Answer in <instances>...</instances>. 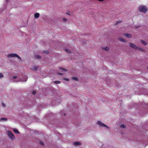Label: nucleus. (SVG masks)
Instances as JSON below:
<instances>
[{
  "instance_id": "f257e3e1",
  "label": "nucleus",
  "mask_w": 148,
  "mask_h": 148,
  "mask_svg": "<svg viewBox=\"0 0 148 148\" xmlns=\"http://www.w3.org/2000/svg\"><path fill=\"white\" fill-rule=\"evenodd\" d=\"M138 10L140 12L145 13L148 10V8L145 6L141 5L139 7Z\"/></svg>"
},
{
  "instance_id": "f03ea898",
  "label": "nucleus",
  "mask_w": 148,
  "mask_h": 148,
  "mask_svg": "<svg viewBox=\"0 0 148 148\" xmlns=\"http://www.w3.org/2000/svg\"><path fill=\"white\" fill-rule=\"evenodd\" d=\"M8 57V58H12L14 57H16L18 58L20 60H21V57L19 56L16 53H11L8 54L7 56Z\"/></svg>"
},
{
  "instance_id": "7ed1b4c3",
  "label": "nucleus",
  "mask_w": 148,
  "mask_h": 148,
  "mask_svg": "<svg viewBox=\"0 0 148 148\" xmlns=\"http://www.w3.org/2000/svg\"><path fill=\"white\" fill-rule=\"evenodd\" d=\"M97 124L100 126L101 127H106V128H107L108 129L109 128V127L105 125V124L102 123L101 122H100L99 121H98L97 122Z\"/></svg>"
},
{
  "instance_id": "20e7f679",
  "label": "nucleus",
  "mask_w": 148,
  "mask_h": 148,
  "mask_svg": "<svg viewBox=\"0 0 148 148\" xmlns=\"http://www.w3.org/2000/svg\"><path fill=\"white\" fill-rule=\"evenodd\" d=\"M8 136L11 138H13L15 137L11 131H8Z\"/></svg>"
},
{
  "instance_id": "39448f33",
  "label": "nucleus",
  "mask_w": 148,
  "mask_h": 148,
  "mask_svg": "<svg viewBox=\"0 0 148 148\" xmlns=\"http://www.w3.org/2000/svg\"><path fill=\"white\" fill-rule=\"evenodd\" d=\"M130 45L131 47L134 48L135 49H137L138 48L133 43H130Z\"/></svg>"
},
{
  "instance_id": "423d86ee",
  "label": "nucleus",
  "mask_w": 148,
  "mask_h": 148,
  "mask_svg": "<svg viewBox=\"0 0 148 148\" xmlns=\"http://www.w3.org/2000/svg\"><path fill=\"white\" fill-rule=\"evenodd\" d=\"M38 66H33L32 68L31 69L34 71H36L38 70Z\"/></svg>"
},
{
  "instance_id": "0eeeda50",
  "label": "nucleus",
  "mask_w": 148,
  "mask_h": 148,
  "mask_svg": "<svg viewBox=\"0 0 148 148\" xmlns=\"http://www.w3.org/2000/svg\"><path fill=\"white\" fill-rule=\"evenodd\" d=\"M40 14L38 13H36L34 14V17L36 18H38Z\"/></svg>"
},
{
  "instance_id": "6e6552de",
  "label": "nucleus",
  "mask_w": 148,
  "mask_h": 148,
  "mask_svg": "<svg viewBox=\"0 0 148 148\" xmlns=\"http://www.w3.org/2000/svg\"><path fill=\"white\" fill-rule=\"evenodd\" d=\"M124 35L128 38H130L131 37V35L130 34L125 33L124 34Z\"/></svg>"
},
{
  "instance_id": "1a4fd4ad",
  "label": "nucleus",
  "mask_w": 148,
  "mask_h": 148,
  "mask_svg": "<svg viewBox=\"0 0 148 148\" xmlns=\"http://www.w3.org/2000/svg\"><path fill=\"white\" fill-rule=\"evenodd\" d=\"M119 40L121 41L124 42H127L126 40H125V39H124L123 38H119Z\"/></svg>"
},
{
  "instance_id": "9d476101",
  "label": "nucleus",
  "mask_w": 148,
  "mask_h": 148,
  "mask_svg": "<svg viewBox=\"0 0 148 148\" xmlns=\"http://www.w3.org/2000/svg\"><path fill=\"white\" fill-rule=\"evenodd\" d=\"M102 49L106 51H108L109 50V48L108 47L102 48Z\"/></svg>"
},
{
  "instance_id": "9b49d317",
  "label": "nucleus",
  "mask_w": 148,
  "mask_h": 148,
  "mask_svg": "<svg viewBox=\"0 0 148 148\" xmlns=\"http://www.w3.org/2000/svg\"><path fill=\"white\" fill-rule=\"evenodd\" d=\"M141 42L143 44H144V45H147V42L145 41H144V40H141Z\"/></svg>"
},
{
  "instance_id": "f8f14e48",
  "label": "nucleus",
  "mask_w": 148,
  "mask_h": 148,
  "mask_svg": "<svg viewBox=\"0 0 148 148\" xmlns=\"http://www.w3.org/2000/svg\"><path fill=\"white\" fill-rule=\"evenodd\" d=\"M14 131L15 133H16L17 134L19 133V132L18 130L16 129H14Z\"/></svg>"
},
{
  "instance_id": "ddd939ff",
  "label": "nucleus",
  "mask_w": 148,
  "mask_h": 148,
  "mask_svg": "<svg viewBox=\"0 0 148 148\" xmlns=\"http://www.w3.org/2000/svg\"><path fill=\"white\" fill-rule=\"evenodd\" d=\"M74 144L75 145H80L81 144V143L80 142L77 141L75 142V143H74Z\"/></svg>"
},
{
  "instance_id": "4468645a",
  "label": "nucleus",
  "mask_w": 148,
  "mask_h": 148,
  "mask_svg": "<svg viewBox=\"0 0 148 148\" xmlns=\"http://www.w3.org/2000/svg\"><path fill=\"white\" fill-rule=\"evenodd\" d=\"M7 120V119L6 118L4 117H2L0 119V120L2 121H6Z\"/></svg>"
},
{
  "instance_id": "2eb2a0df",
  "label": "nucleus",
  "mask_w": 148,
  "mask_h": 148,
  "mask_svg": "<svg viewBox=\"0 0 148 148\" xmlns=\"http://www.w3.org/2000/svg\"><path fill=\"white\" fill-rule=\"evenodd\" d=\"M72 79L74 80L77 81L78 78L77 77H73L72 78Z\"/></svg>"
},
{
  "instance_id": "dca6fc26",
  "label": "nucleus",
  "mask_w": 148,
  "mask_h": 148,
  "mask_svg": "<svg viewBox=\"0 0 148 148\" xmlns=\"http://www.w3.org/2000/svg\"><path fill=\"white\" fill-rule=\"evenodd\" d=\"M65 51L66 52H67L68 53H71V51L68 49H65Z\"/></svg>"
},
{
  "instance_id": "f3484780",
  "label": "nucleus",
  "mask_w": 148,
  "mask_h": 148,
  "mask_svg": "<svg viewBox=\"0 0 148 148\" xmlns=\"http://www.w3.org/2000/svg\"><path fill=\"white\" fill-rule=\"evenodd\" d=\"M54 83L56 84H60V81H55Z\"/></svg>"
},
{
  "instance_id": "a211bd4d",
  "label": "nucleus",
  "mask_w": 148,
  "mask_h": 148,
  "mask_svg": "<svg viewBox=\"0 0 148 148\" xmlns=\"http://www.w3.org/2000/svg\"><path fill=\"white\" fill-rule=\"evenodd\" d=\"M35 57H36L38 59H40L41 58V57L40 56L38 55H36Z\"/></svg>"
},
{
  "instance_id": "6ab92c4d",
  "label": "nucleus",
  "mask_w": 148,
  "mask_h": 148,
  "mask_svg": "<svg viewBox=\"0 0 148 148\" xmlns=\"http://www.w3.org/2000/svg\"><path fill=\"white\" fill-rule=\"evenodd\" d=\"M121 127L123 128H125L126 127L125 126L124 124H122L121 125Z\"/></svg>"
},
{
  "instance_id": "aec40b11",
  "label": "nucleus",
  "mask_w": 148,
  "mask_h": 148,
  "mask_svg": "<svg viewBox=\"0 0 148 148\" xmlns=\"http://www.w3.org/2000/svg\"><path fill=\"white\" fill-rule=\"evenodd\" d=\"M60 69L62 71V72L63 71H66V70L64 68H61Z\"/></svg>"
},
{
  "instance_id": "412c9836",
  "label": "nucleus",
  "mask_w": 148,
  "mask_h": 148,
  "mask_svg": "<svg viewBox=\"0 0 148 148\" xmlns=\"http://www.w3.org/2000/svg\"><path fill=\"white\" fill-rule=\"evenodd\" d=\"M121 21H117V22H116V23L114 24V25H117V24H118L119 23H121Z\"/></svg>"
},
{
  "instance_id": "4be33fe9",
  "label": "nucleus",
  "mask_w": 148,
  "mask_h": 148,
  "mask_svg": "<svg viewBox=\"0 0 148 148\" xmlns=\"http://www.w3.org/2000/svg\"><path fill=\"white\" fill-rule=\"evenodd\" d=\"M3 77V75L1 73H0V78Z\"/></svg>"
},
{
  "instance_id": "5701e85b",
  "label": "nucleus",
  "mask_w": 148,
  "mask_h": 148,
  "mask_svg": "<svg viewBox=\"0 0 148 148\" xmlns=\"http://www.w3.org/2000/svg\"><path fill=\"white\" fill-rule=\"evenodd\" d=\"M44 53H45L46 54H47L49 53V51H44Z\"/></svg>"
},
{
  "instance_id": "b1692460",
  "label": "nucleus",
  "mask_w": 148,
  "mask_h": 148,
  "mask_svg": "<svg viewBox=\"0 0 148 148\" xmlns=\"http://www.w3.org/2000/svg\"><path fill=\"white\" fill-rule=\"evenodd\" d=\"M36 91L35 90H34L33 92H32V94H33V95H35V94H36Z\"/></svg>"
},
{
  "instance_id": "393cba45",
  "label": "nucleus",
  "mask_w": 148,
  "mask_h": 148,
  "mask_svg": "<svg viewBox=\"0 0 148 148\" xmlns=\"http://www.w3.org/2000/svg\"><path fill=\"white\" fill-rule=\"evenodd\" d=\"M40 144L42 145H44V143H43V142H40Z\"/></svg>"
},
{
  "instance_id": "a878e982",
  "label": "nucleus",
  "mask_w": 148,
  "mask_h": 148,
  "mask_svg": "<svg viewBox=\"0 0 148 148\" xmlns=\"http://www.w3.org/2000/svg\"><path fill=\"white\" fill-rule=\"evenodd\" d=\"M63 21L64 22L66 21L67 20L65 18H63Z\"/></svg>"
},
{
  "instance_id": "bb28decb",
  "label": "nucleus",
  "mask_w": 148,
  "mask_h": 148,
  "mask_svg": "<svg viewBox=\"0 0 148 148\" xmlns=\"http://www.w3.org/2000/svg\"><path fill=\"white\" fill-rule=\"evenodd\" d=\"M27 78H25V80H21V81H26L27 80Z\"/></svg>"
},
{
  "instance_id": "cd10ccee",
  "label": "nucleus",
  "mask_w": 148,
  "mask_h": 148,
  "mask_svg": "<svg viewBox=\"0 0 148 148\" xmlns=\"http://www.w3.org/2000/svg\"><path fill=\"white\" fill-rule=\"evenodd\" d=\"M2 106H3V107H5V104L4 103H2Z\"/></svg>"
},
{
  "instance_id": "c85d7f7f",
  "label": "nucleus",
  "mask_w": 148,
  "mask_h": 148,
  "mask_svg": "<svg viewBox=\"0 0 148 148\" xmlns=\"http://www.w3.org/2000/svg\"><path fill=\"white\" fill-rule=\"evenodd\" d=\"M58 75H62L63 74V73H58Z\"/></svg>"
},
{
  "instance_id": "c756f323",
  "label": "nucleus",
  "mask_w": 148,
  "mask_h": 148,
  "mask_svg": "<svg viewBox=\"0 0 148 148\" xmlns=\"http://www.w3.org/2000/svg\"><path fill=\"white\" fill-rule=\"evenodd\" d=\"M64 80H66V81H68V80H69L68 79H67V78H64Z\"/></svg>"
},
{
  "instance_id": "7c9ffc66",
  "label": "nucleus",
  "mask_w": 148,
  "mask_h": 148,
  "mask_svg": "<svg viewBox=\"0 0 148 148\" xmlns=\"http://www.w3.org/2000/svg\"><path fill=\"white\" fill-rule=\"evenodd\" d=\"M13 78L14 79H16L17 78V77L16 76H14L13 77Z\"/></svg>"
},
{
  "instance_id": "2f4dec72",
  "label": "nucleus",
  "mask_w": 148,
  "mask_h": 148,
  "mask_svg": "<svg viewBox=\"0 0 148 148\" xmlns=\"http://www.w3.org/2000/svg\"><path fill=\"white\" fill-rule=\"evenodd\" d=\"M99 1H103L104 0H98Z\"/></svg>"
},
{
  "instance_id": "473e14b6",
  "label": "nucleus",
  "mask_w": 148,
  "mask_h": 148,
  "mask_svg": "<svg viewBox=\"0 0 148 148\" xmlns=\"http://www.w3.org/2000/svg\"><path fill=\"white\" fill-rule=\"evenodd\" d=\"M64 115H66V114L64 113Z\"/></svg>"
},
{
  "instance_id": "72a5a7b5",
  "label": "nucleus",
  "mask_w": 148,
  "mask_h": 148,
  "mask_svg": "<svg viewBox=\"0 0 148 148\" xmlns=\"http://www.w3.org/2000/svg\"><path fill=\"white\" fill-rule=\"evenodd\" d=\"M139 50H143L142 49H140V48H139Z\"/></svg>"
}]
</instances>
